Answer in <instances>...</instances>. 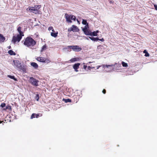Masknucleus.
I'll list each match as a JSON object with an SVG mask.
<instances>
[{
	"mask_svg": "<svg viewBox=\"0 0 157 157\" xmlns=\"http://www.w3.org/2000/svg\"><path fill=\"white\" fill-rule=\"evenodd\" d=\"M11 107L10 106H6V109H11Z\"/></svg>",
	"mask_w": 157,
	"mask_h": 157,
	"instance_id": "obj_37",
	"label": "nucleus"
},
{
	"mask_svg": "<svg viewBox=\"0 0 157 157\" xmlns=\"http://www.w3.org/2000/svg\"><path fill=\"white\" fill-rule=\"evenodd\" d=\"M65 17L66 19V21L68 23H71V20L75 21L76 17L75 16L71 15H68L66 13L65 15Z\"/></svg>",
	"mask_w": 157,
	"mask_h": 157,
	"instance_id": "obj_2",
	"label": "nucleus"
},
{
	"mask_svg": "<svg viewBox=\"0 0 157 157\" xmlns=\"http://www.w3.org/2000/svg\"><path fill=\"white\" fill-rule=\"evenodd\" d=\"M46 48V45H44L43 47H42L41 52H43L44 50H45Z\"/></svg>",
	"mask_w": 157,
	"mask_h": 157,
	"instance_id": "obj_28",
	"label": "nucleus"
},
{
	"mask_svg": "<svg viewBox=\"0 0 157 157\" xmlns=\"http://www.w3.org/2000/svg\"><path fill=\"white\" fill-rule=\"evenodd\" d=\"M36 98L37 101H38L39 99V95L38 94H36Z\"/></svg>",
	"mask_w": 157,
	"mask_h": 157,
	"instance_id": "obj_32",
	"label": "nucleus"
},
{
	"mask_svg": "<svg viewBox=\"0 0 157 157\" xmlns=\"http://www.w3.org/2000/svg\"><path fill=\"white\" fill-rule=\"evenodd\" d=\"M35 113H33L31 117V118L33 119L34 118H35Z\"/></svg>",
	"mask_w": 157,
	"mask_h": 157,
	"instance_id": "obj_33",
	"label": "nucleus"
},
{
	"mask_svg": "<svg viewBox=\"0 0 157 157\" xmlns=\"http://www.w3.org/2000/svg\"><path fill=\"white\" fill-rule=\"evenodd\" d=\"M8 52L10 55H15V53L12 50H9Z\"/></svg>",
	"mask_w": 157,
	"mask_h": 157,
	"instance_id": "obj_20",
	"label": "nucleus"
},
{
	"mask_svg": "<svg viewBox=\"0 0 157 157\" xmlns=\"http://www.w3.org/2000/svg\"><path fill=\"white\" fill-rule=\"evenodd\" d=\"M21 28L20 27H18L17 29V30L18 32L19 33V35H21V36H24V35L23 34V33L21 31Z\"/></svg>",
	"mask_w": 157,
	"mask_h": 157,
	"instance_id": "obj_9",
	"label": "nucleus"
},
{
	"mask_svg": "<svg viewBox=\"0 0 157 157\" xmlns=\"http://www.w3.org/2000/svg\"><path fill=\"white\" fill-rule=\"evenodd\" d=\"M34 8L33 7H31L28 8L27 10L28 11H29L30 12H32L33 13L34 11V10H35V9H34Z\"/></svg>",
	"mask_w": 157,
	"mask_h": 157,
	"instance_id": "obj_11",
	"label": "nucleus"
},
{
	"mask_svg": "<svg viewBox=\"0 0 157 157\" xmlns=\"http://www.w3.org/2000/svg\"><path fill=\"white\" fill-rule=\"evenodd\" d=\"M71 27V30L73 32H77L78 30L77 26L74 25H72Z\"/></svg>",
	"mask_w": 157,
	"mask_h": 157,
	"instance_id": "obj_7",
	"label": "nucleus"
},
{
	"mask_svg": "<svg viewBox=\"0 0 157 157\" xmlns=\"http://www.w3.org/2000/svg\"><path fill=\"white\" fill-rule=\"evenodd\" d=\"M75 69V71H76V72H78V70H77V69Z\"/></svg>",
	"mask_w": 157,
	"mask_h": 157,
	"instance_id": "obj_47",
	"label": "nucleus"
},
{
	"mask_svg": "<svg viewBox=\"0 0 157 157\" xmlns=\"http://www.w3.org/2000/svg\"><path fill=\"white\" fill-rule=\"evenodd\" d=\"M114 65L113 64L111 65H106L105 67L107 68H109L110 67V70H113L114 69V67H114Z\"/></svg>",
	"mask_w": 157,
	"mask_h": 157,
	"instance_id": "obj_13",
	"label": "nucleus"
},
{
	"mask_svg": "<svg viewBox=\"0 0 157 157\" xmlns=\"http://www.w3.org/2000/svg\"><path fill=\"white\" fill-rule=\"evenodd\" d=\"M29 81L33 85L36 86H38L39 81L33 77L30 78Z\"/></svg>",
	"mask_w": 157,
	"mask_h": 157,
	"instance_id": "obj_3",
	"label": "nucleus"
},
{
	"mask_svg": "<svg viewBox=\"0 0 157 157\" xmlns=\"http://www.w3.org/2000/svg\"><path fill=\"white\" fill-rule=\"evenodd\" d=\"M41 7V6L40 5H37L35 6L34 7V9L35 10L36 9L38 10Z\"/></svg>",
	"mask_w": 157,
	"mask_h": 157,
	"instance_id": "obj_21",
	"label": "nucleus"
},
{
	"mask_svg": "<svg viewBox=\"0 0 157 157\" xmlns=\"http://www.w3.org/2000/svg\"><path fill=\"white\" fill-rule=\"evenodd\" d=\"M7 77L13 79L15 81H17V79L15 78L14 76H12L10 75H7Z\"/></svg>",
	"mask_w": 157,
	"mask_h": 157,
	"instance_id": "obj_19",
	"label": "nucleus"
},
{
	"mask_svg": "<svg viewBox=\"0 0 157 157\" xmlns=\"http://www.w3.org/2000/svg\"><path fill=\"white\" fill-rule=\"evenodd\" d=\"M40 11L37 10H35L33 13L36 14H39Z\"/></svg>",
	"mask_w": 157,
	"mask_h": 157,
	"instance_id": "obj_26",
	"label": "nucleus"
},
{
	"mask_svg": "<svg viewBox=\"0 0 157 157\" xmlns=\"http://www.w3.org/2000/svg\"><path fill=\"white\" fill-rule=\"evenodd\" d=\"M11 48V47L10 46L9 47V48L10 49Z\"/></svg>",
	"mask_w": 157,
	"mask_h": 157,
	"instance_id": "obj_50",
	"label": "nucleus"
},
{
	"mask_svg": "<svg viewBox=\"0 0 157 157\" xmlns=\"http://www.w3.org/2000/svg\"><path fill=\"white\" fill-rule=\"evenodd\" d=\"M122 64L123 66L124 67H127L128 66V64H127V63H125L123 61H122Z\"/></svg>",
	"mask_w": 157,
	"mask_h": 157,
	"instance_id": "obj_23",
	"label": "nucleus"
},
{
	"mask_svg": "<svg viewBox=\"0 0 157 157\" xmlns=\"http://www.w3.org/2000/svg\"><path fill=\"white\" fill-rule=\"evenodd\" d=\"M102 46H99L98 47V49H101L102 48Z\"/></svg>",
	"mask_w": 157,
	"mask_h": 157,
	"instance_id": "obj_38",
	"label": "nucleus"
},
{
	"mask_svg": "<svg viewBox=\"0 0 157 157\" xmlns=\"http://www.w3.org/2000/svg\"><path fill=\"white\" fill-rule=\"evenodd\" d=\"M99 40H100L101 41H104V40L103 38H102V39H99Z\"/></svg>",
	"mask_w": 157,
	"mask_h": 157,
	"instance_id": "obj_46",
	"label": "nucleus"
},
{
	"mask_svg": "<svg viewBox=\"0 0 157 157\" xmlns=\"http://www.w3.org/2000/svg\"><path fill=\"white\" fill-rule=\"evenodd\" d=\"M102 93L104 94H105L106 93V90L105 89H103L102 91Z\"/></svg>",
	"mask_w": 157,
	"mask_h": 157,
	"instance_id": "obj_39",
	"label": "nucleus"
},
{
	"mask_svg": "<svg viewBox=\"0 0 157 157\" xmlns=\"http://www.w3.org/2000/svg\"><path fill=\"white\" fill-rule=\"evenodd\" d=\"M117 63H116L114 65H114V67H114H114L115 66V65H116Z\"/></svg>",
	"mask_w": 157,
	"mask_h": 157,
	"instance_id": "obj_49",
	"label": "nucleus"
},
{
	"mask_svg": "<svg viewBox=\"0 0 157 157\" xmlns=\"http://www.w3.org/2000/svg\"><path fill=\"white\" fill-rule=\"evenodd\" d=\"M18 61L17 60H13V65L15 67H17V63H18Z\"/></svg>",
	"mask_w": 157,
	"mask_h": 157,
	"instance_id": "obj_14",
	"label": "nucleus"
},
{
	"mask_svg": "<svg viewBox=\"0 0 157 157\" xmlns=\"http://www.w3.org/2000/svg\"><path fill=\"white\" fill-rule=\"evenodd\" d=\"M86 39L87 40H88V38H86Z\"/></svg>",
	"mask_w": 157,
	"mask_h": 157,
	"instance_id": "obj_52",
	"label": "nucleus"
},
{
	"mask_svg": "<svg viewBox=\"0 0 157 157\" xmlns=\"http://www.w3.org/2000/svg\"><path fill=\"white\" fill-rule=\"evenodd\" d=\"M71 30V27L70 28H69L68 29V32H71V31H72V30Z\"/></svg>",
	"mask_w": 157,
	"mask_h": 157,
	"instance_id": "obj_41",
	"label": "nucleus"
},
{
	"mask_svg": "<svg viewBox=\"0 0 157 157\" xmlns=\"http://www.w3.org/2000/svg\"><path fill=\"white\" fill-rule=\"evenodd\" d=\"M63 100L66 103L70 102H71V100L69 99H63Z\"/></svg>",
	"mask_w": 157,
	"mask_h": 157,
	"instance_id": "obj_22",
	"label": "nucleus"
},
{
	"mask_svg": "<svg viewBox=\"0 0 157 157\" xmlns=\"http://www.w3.org/2000/svg\"><path fill=\"white\" fill-rule=\"evenodd\" d=\"M5 40V38L1 34H0V43L4 42Z\"/></svg>",
	"mask_w": 157,
	"mask_h": 157,
	"instance_id": "obj_10",
	"label": "nucleus"
},
{
	"mask_svg": "<svg viewBox=\"0 0 157 157\" xmlns=\"http://www.w3.org/2000/svg\"><path fill=\"white\" fill-rule=\"evenodd\" d=\"M45 58L43 57H39L37 58V61L42 62H44Z\"/></svg>",
	"mask_w": 157,
	"mask_h": 157,
	"instance_id": "obj_8",
	"label": "nucleus"
},
{
	"mask_svg": "<svg viewBox=\"0 0 157 157\" xmlns=\"http://www.w3.org/2000/svg\"><path fill=\"white\" fill-rule=\"evenodd\" d=\"M51 36L53 37H56L57 36L58 32L56 33H54L53 32H52L51 33Z\"/></svg>",
	"mask_w": 157,
	"mask_h": 157,
	"instance_id": "obj_18",
	"label": "nucleus"
},
{
	"mask_svg": "<svg viewBox=\"0 0 157 157\" xmlns=\"http://www.w3.org/2000/svg\"><path fill=\"white\" fill-rule=\"evenodd\" d=\"M92 35L94 36H97V34L96 33V32L94 31L92 33Z\"/></svg>",
	"mask_w": 157,
	"mask_h": 157,
	"instance_id": "obj_34",
	"label": "nucleus"
},
{
	"mask_svg": "<svg viewBox=\"0 0 157 157\" xmlns=\"http://www.w3.org/2000/svg\"><path fill=\"white\" fill-rule=\"evenodd\" d=\"M35 116L36 117V118H38V117L39 116V114H35Z\"/></svg>",
	"mask_w": 157,
	"mask_h": 157,
	"instance_id": "obj_44",
	"label": "nucleus"
},
{
	"mask_svg": "<svg viewBox=\"0 0 157 157\" xmlns=\"http://www.w3.org/2000/svg\"><path fill=\"white\" fill-rule=\"evenodd\" d=\"M101 67V66H98L97 67V69H98L99 67Z\"/></svg>",
	"mask_w": 157,
	"mask_h": 157,
	"instance_id": "obj_45",
	"label": "nucleus"
},
{
	"mask_svg": "<svg viewBox=\"0 0 157 157\" xmlns=\"http://www.w3.org/2000/svg\"><path fill=\"white\" fill-rule=\"evenodd\" d=\"M101 67H102L103 68H105V65L104 64H103L101 65Z\"/></svg>",
	"mask_w": 157,
	"mask_h": 157,
	"instance_id": "obj_43",
	"label": "nucleus"
},
{
	"mask_svg": "<svg viewBox=\"0 0 157 157\" xmlns=\"http://www.w3.org/2000/svg\"><path fill=\"white\" fill-rule=\"evenodd\" d=\"M95 32H96V33L97 34L98 33V31H97Z\"/></svg>",
	"mask_w": 157,
	"mask_h": 157,
	"instance_id": "obj_48",
	"label": "nucleus"
},
{
	"mask_svg": "<svg viewBox=\"0 0 157 157\" xmlns=\"http://www.w3.org/2000/svg\"><path fill=\"white\" fill-rule=\"evenodd\" d=\"M84 32L85 34L86 35L90 36L92 35V32H91L90 31L88 30L84 31Z\"/></svg>",
	"mask_w": 157,
	"mask_h": 157,
	"instance_id": "obj_12",
	"label": "nucleus"
},
{
	"mask_svg": "<svg viewBox=\"0 0 157 157\" xmlns=\"http://www.w3.org/2000/svg\"><path fill=\"white\" fill-rule=\"evenodd\" d=\"M110 3H112V1H110Z\"/></svg>",
	"mask_w": 157,
	"mask_h": 157,
	"instance_id": "obj_51",
	"label": "nucleus"
},
{
	"mask_svg": "<svg viewBox=\"0 0 157 157\" xmlns=\"http://www.w3.org/2000/svg\"><path fill=\"white\" fill-rule=\"evenodd\" d=\"M22 36L18 34L17 36H13V37L12 41L15 44L17 41L19 42L22 38Z\"/></svg>",
	"mask_w": 157,
	"mask_h": 157,
	"instance_id": "obj_4",
	"label": "nucleus"
},
{
	"mask_svg": "<svg viewBox=\"0 0 157 157\" xmlns=\"http://www.w3.org/2000/svg\"><path fill=\"white\" fill-rule=\"evenodd\" d=\"M48 30H49V31H50L51 30H52V31L53 32H54V29H53V28L52 27H49L48 28Z\"/></svg>",
	"mask_w": 157,
	"mask_h": 157,
	"instance_id": "obj_31",
	"label": "nucleus"
},
{
	"mask_svg": "<svg viewBox=\"0 0 157 157\" xmlns=\"http://www.w3.org/2000/svg\"><path fill=\"white\" fill-rule=\"evenodd\" d=\"M87 68H88V70H90L91 69L94 68V67H91L90 66H88V67Z\"/></svg>",
	"mask_w": 157,
	"mask_h": 157,
	"instance_id": "obj_36",
	"label": "nucleus"
},
{
	"mask_svg": "<svg viewBox=\"0 0 157 157\" xmlns=\"http://www.w3.org/2000/svg\"><path fill=\"white\" fill-rule=\"evenodd\" d=\"M68 47L71 48L75 52L79 51L82 49V48L77 45L69 46Z\"/></svg>",
	"mask_w": 157,
	"mask_h": 157,
	"instance_id": "obj_5",
	"label": "nucleus"
},
{
	"mask_svg": "<svg viewBox=\"0 0 157 157\" xmlns=\"http://www.w3.org/2000/svg\"><path fill=\"white\" fill-rule=\"evenodd\" d=\"M20 70H23L24 69L23 66L21 63L19 61L18 63H17V67Z\"/></svg>",
	"mask_w": 157,
	"mask_h": 157,
	"instance_id": "obj_6",
	"label": "nucleus"
},
{
	"mask_svg": "<svg viewBox=\"0 0 157 157\" xmlns=\"http://www.w3.org/2000/svg\"><path fill=\"white\" fill-rule=\"evenodd\" d=\"M24 44L28 47L33 46L36 44V42L31 37H28L26 38Z\"/></svg>",
	"mask_w": 157,
	"mask_h": 157,
	"instance_id": "obj_1",
	"label": "nucleus"
},
{
	"mask_svg": "<svg viewBox=\"0 0 157 157\" xmlns=\"http://www.w3.org/2000/svg\"><path fill=\"white\" fill-rule=\"evenodd\" d=\"M82 24L84 25H86L88 23H87V21L86 20L83 19L82 21Z\"/></svg>",
	"mask_w": 157,
	"mask_h": 157,
	"instance_id": "obj_29",
	"label": "nucleus"
},
{
	"mask_svg": "<svg viewBox=\"0 0 157 157\" xmlns=\"http://www.w3.org/2000/svg\"><path fill=\"white\" fill-rule=\"evenodd\" d=\"M80 65V63H75L73 66V68L74 69H78Z\"/></svg>",
	"mask_w": 157,
	"mask_h": 157,
	"instance_id": "obj_16",
	"label": "nucleus"
},
{
	"mask_svg": "<svg viewBox=\"0 0 157 157\" xmlns=\"http://www.w3.org/2000/svg\"><path fill=\"white\" fill-rule=\"evenodd\" d=\"M76 60H77V59H76V58H74L72 59H70V61L71 62H74L76 61Z\"/></svg>",
	"mask_w": 157,
	"mask_h": 157,
	"instance_id": "obj_30",
	"label": "nucleus"
},
{
	"mask_svg": "<svg viewBox=\"0 0 157 157\" xmlns=\"http://www.w3.org/2000/svg\"><path fill=\"white\" fill-rule=\"evenodd\" d=\"M88 24H87V25L85 26V27H84L83 29H82L83 31V32H84V31L87 30V28H88Z\"/></svg>",
	"mask_w": 157,
	"mask_h": 157,
	"instance_id": "obj_24",
	"label": "nucleus"
},
{
	"mask_svg": "<svg viewBox=\"0 0 157 157\" xmlns=\"http://www.w3.org/2000/svg\"><path fill=\"white\" fill-rule=\"evenodd\" d=\"M83 68L85 69H86L87 67V66L86 65H84L83 66Z\"/></svg>",
	"mask_w": 157,
	"mask_h": 157,
	"instance_id": "obj_42",
	"label": "nucleus"
},
{
	"mask_svg": "<svg viewBox=\"0 0 157 157\" xmlns=\"http://www.w3.org/2000/svg\"><path fill=\"white\" fill-rule=\"evenodd\" d=\"M6 106V104L4 103H2L1 105V107L2 108H3Z\"/></svg>",
	"mask_w": 157,
	"mask_h": 157,
	"instance_id": "obj_35",
	"label": "nucleus"
},
{
	"mask_svg": "<svg viewBox=\"0 0 157 157\" xmlns=\"http://www.w3.org/2000/svg\"><path fill=\"white\" fill-rule=\"evenodd\" d=\"M89 38H90L91 40L94 41H97L99 40V39L98 37L95 38L93 37H89Z\"/></svg>",
	"mask_w": 157,
	"mask_h": 157,
	"instance_id": "obj_17",
	"label": "nucleus"
},
{
	"mask_svg": "<svg viewBox=\"0 0 157 157\" xmlns=\"http://www.w3.org/2000/svg\"><path fill=\"white\" fill-rule=\"evenodd\" d=\"M143 52L144 53H145V56H149V54L147 52V51L146 50H145Z\"/></svg>",
	"mask_w": 157,
	"mask_h": 157,
	"instance_id": "obj_25",
	"label": "nucleus"
},
{
	"mask_svg": "<svg viewBox=\"0 0 157 157\" xmlns=\"http://www.w3.org/2000/svg\"><path fill=\"white\" fill-rule=\"evenodd\" d=\"M50 62V61L48 59H45V58L44 60V63H48Z\"/></svg>",
	"mask_w": 157,
	"mask_h": 157,
	"instance_id": "obj_27",
	"label": "nucleus"
},
{
	"mask_svg": "<svg viewBox=\"0 0 157 157\" xmlns=\"http://www.w3.org/2000/svg\"><path fill=\"white\" fill-rule=\"evenodd\" d=\"M154 6L155 9L157 10V5H154Z\"/></svg>",
	"mask_w": 157,
	"mask_h": 157,
	"instance_id": "obj_40",
	"label": "nucleus"
},
{
	"mask_svg": "<svg viewBox=\"0 0 157 157\" xmlns=\"http://www.w3.org/2000/svg\"><path fill=\"white\" fill-rule=\"evenodd\" d=\"M31 65L32 66L35 68H36L38 67V65L36 63L32 62L31 63Z\"/></svg>",
	"mask_w": 157,
	"mask_h": 157,
	"instance_id": "obj_15",
	"label": "nucleus"
}]
</instances>
